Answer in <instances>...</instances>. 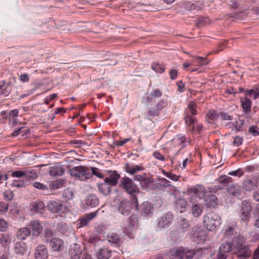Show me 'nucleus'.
<instances>
[{"instance_id": "f257e3e1", "label": "nucleus", "mask_w": 259, "mask_h": 259, "mask_svg": "<svg viewBox=\"0 0 259 259\" xmlns=\"http://www.w3.org/2000/svg\"><path fill=\"white\" fill-rule=\"evenodd\" d=\"M245 241V238L240 235H238L232 239L231 244L233 250L236 251L237 259H246L251 254L249 246L244 245Z\"/></svg>"}, {"instance_id": "f03ea898", "label": "nucleus", "mask_w": 259, "mask_h": 259, "mask_svg": "<svg viewBox=\"0 0 259 259\" xmlns=\"http://www.w3.org/2000/svg\"><path fill=\"white\" fill-rule=\"evenodd\" d=\"M120 182L121 187L131 195L133 204L137 207L138 202L136 195L140 192L137 185L132 179L127 177L122 178Z\"/></svg>"}, {"instance_id": "7ed1b4c3", "label": "nucleus", "mask_w": 259, "mask_h": 259, "mask_svg": "<svg viewBox=\"0 0 259 259\" xmlns=\"http://www.w3.org/2000/svg\"><path fill=\"white\" fill-rule=\"evenodd\" d=\"M221 224L220 216L213 212H208L203 217V226L209 231H214Z\"/></svg>"}, {"instance_id": "20e7f679", "label": "nucleus", "mask_w": 259, "mask_h": 259, "mask_svg": "<svg viewBox=\"0 0 259 259\" xmlns=\"http://www.w3.org/2000/svg\"><path fill=\"white\" fill-rule=\"evenodd\" d=\"M69 171L72 177L80 181H85L92 177L90 168L85 166L74 167L69 169Z\"/></svg>"}, {"instance_id": "39448f33", "label": "nucleus", "mask_w": 259, "mask_h": 259, "mask_svg": "<svg viewBox=\"0 0 259 259\" xmlns=\"http://www.w3.org/2000/svg\"><path fill=\"white\" fill-rule=\"evenodd\" d=\"M196 251L194 249H188L183 247L173 248L169 250V254L178 259H191L196 253Z\"/></svg>"}, {"instance_id": "423d86ee", "label": "nucleus", "mask_w": 259, "mask_h": 259, "mask_svg": "<svg viewBox=\"0 0 259 259\" xmlns=\"http://www.w3.org/2000/svg\"><path fill=\"white\" fill-rule=\"evenodd\" d=\"M189 114L195 115L197 114L196 105L194 102L191 101L188 105L186 110V115L185 117V122L187 125L192 124L195 121V118L191 116Z\"/></svg>"}, {"instance_id": "0eeeda50", "label": "nucleus", "mask_w": 259, "mask_h": 259, "mask_svg": "<svg viewBox=\"0 0 259 259\" xmlns=\"http://www.w3.org/2000/svg\"><path fill=\"white\" fill-rule=\"evenodd\" d=\"M251 210V205L248 201L244 200L242 202L240 212L242 221L246 222L249 221L250 212Z\"/></svg>"}, {"instance_id": "6e6552de", "label": "nucleus", "mask_w": 259, "mask_h": 259, "mask_svg": "<svg viewBox=\"0 0 259 259\" xmlns=\"http://www.w3.org/2000/svg\"><path fill=\"white\" fill-rule=\"evenodd\" d=\"M167 103L166 101L162 100L158 102L155 107L151 108L148 111V119L158 116L159 111L166 106Z\"/></svg>"}, {"instance_id": "1a4fd4ad", "label": "nucleus", "mask_w": 259, "mask_h": 259, "mask_svg": "<svg viewBox=\"0 0 259 259\" xmlns=\"http://www.w3.org/2000/svg\"><path fill=\"white\" fill-rule=\"evenodd\" d=\"M173 217L171 213L167 212L161 217L157 224V227L159 228H163L168 226L172 222Z\"/></svg>"}, {"instance_id": "9d476101", "label": "nucleus", "mask_w": 259, "mask_h": 259, "mask_svg": "<svg viewBox=\"0 0 259 259\" xmlns=\"http://www.w3.org/2000/svg\"><path fill=\"white\" fill-rule=\"evenodd\" d=\"M49 209L53 213H60L63 211L64 206L61 201H51L48 204Z\"/></svg>"}, {"instance_id": "9b49d317", "label": "nucleus", "mask_w": 259, "mask_h": 259, "mask_svg": "<svg viewBox=\"0 0 259 259\" xmlns=\"http://www.w3.org/2000/svg\"><path fill=\"white\" fill-rule=\"evenodd\" d=\"M120 177V175L116 171L109 170L108 171V175L105 179L104 181L111 185V186H116Z\"/></svg>"}, {"instance_id": "f8f14e48", "label": "nucleus", "mask_w": 259, "mask_h": 259, "mask_svg": "<svg viewBox=\"0 0 259 259\" xmlns=\"http://www.w3.org/2000/svg\"><path fill=\"white\" fill-rule=\"evenodd\" d=\"M34 255L35 259H48V253L46 246L38 245L35 249Z\"/></svg>"}, {"instance_id": "ddd939ff", "label": "nucleus", "mask_w": 259, "mask_h": 259, "mask_svg": "<svg viewBox=\"0 0 259 259\" xmlns=\"http://www.w3.org/2000/svg\"><path fill=\"white\" fill-rule=\"evenodd\" d=\"M82 250L79 245L75 243L71 245L69 250V255L71 259H79Z\"/></svg>"}, {"instance_id": "4468645a", "label": "nucleus", "mask_w": 259, "mask_h": 259, "mask_svg": "<svg viewBox=\"0 0 259 259\" xmlns=\"http://www.w3.org/2000/svg\"><path fill=\"white\" fill-rule=\"evenodd\" d=\"M65 171V168L63 165L58 163L56 165L49 168V174L51 176H61Z\"/></svg>"}, {"instance_id": "2eb2a0df", "label": "nucleus", "mask_w": 259, "mask_h": 259, "mask_svg": "<svg viewBox=\"0 0 259 259\" xmlns=\"http://www.w3.org/2000/svg\"><path fill=\"white\" fill-rule=\"evenodd\" d=\"M188 192L191 194H193L196 197L201 198L204 197L206 194L205 189L201 185H197L189 189Z\"/></svg>"}, {"instance_id": "dca6fc26", "label": "nucleus", "mask_w": 259, "mask_h": 259, "mask_svg": "<svg viewBox=\"0 0 259 259\" xmlns=\"http://www.w3.org/2000/svg\"><path fill=\"white\" fill-rule=\"evenodd\" d=\"M154 211V207L152 204L148 201L144 202L141 208V212L144 217L150 216Z\"/></svg>"}, {"instance_id": "f3484780", "label": "nucleus", "mask_w": 259, "mask_h": 259, "mask_svg": "<svg viewBox=\"0 0 259 259\" xmlns=\"http://www.w3.org/2000/svg\"><path fill=\"white\" fill-rule=\"evenodd\" d=\"M131 204L126 200H122L119 204V211L123 215H127L131 213Z\"/></svg>"}, {"instance_id": "a211bd4d", "label": "nucleus", "mask_w": 259, "mask_h": 259, "mask_svg": "<svg viewBox=\"0 0 259 259\" xmlns=\"http://www.w3.org/2000/svg\"><path fill=\"white\" fill-rule=\"evenodd\" d=\"M187 205V201L184 198H180L177 199L175 203V208L178 212L182 213L186 210Z\"/></svg>"}, {"instance_id": "6ab92c4d", "label": "nucleus", "mask_w": 259, "mask_h": 259, "mask_svg": "<svg viewBox=\"0 0 259 259\" xmlns=\"http://www.w3.org/2000/svg\"><path fill=\"white\" fill-rule=\"evenodd\" d=\"M144 167L141 165H133L132 164L126 163L124 166L125 171L131 175H134L139 171L144 170Z\"/></svg>"}, {"instance_id": "aec40b11", "label": "nucleus", "mask_w": 259, "mask_h": 259, "mask_svg": "<svg viewBox=\"0 0 259 259\" xmlns=\"http://www.w3.org/2000/svg\"><path fill=\"white\" fill-rule=\"evenodd\" d=\"M240 102L242 111L245 114H248L251 112V106L252 102L248 98H240Z\"/></svg>"}, {"instance_id": "412c9836", "label": "nucleus", "mask_w": 259, "mask_h": 259, "mask_svg": "<svg viewBox=\"0 0 259 259\" xmlns=\"http://www.w3.org/2000/svg\"><path fill=\"white\" fill-rule=\"evenodd\" d=\"M162 95V92L159 89H155L152 92L149 96H147L144 99L143 102L146 104L151 103L153 99L160 98Z\"/></svg>"}, {"instance_id": "4be33fe9", "label": "nucleus", "mask_w": 259, "mask_h": 259, "mask_svg": "<svg viewBox=\"0 0 259 259\" xmlns=\"http://www.w3.org/2000/svg\"><path fill=\"white\" fill-rule=\"evenodd\" d=\"M29 228L32 229V233L33 235H38L42 231V226L38 221H34L31 222L28 225Z\"/></svg>"}, {"instance_id": "5701e85b", "label": "nucleus", "mask_w": 259, "mask_h": 259, "mask_svg": "<svg viewBox=\"0 0 259 259\" xmlns=\"http://www.w3.org/2000/svg\"><path fill=\"white\" fill-rule=\"evenodd\" d=\"M111 250L105 247L100 248L97 252L98 259H108L111 256Z\"/></svg>"}, {"instance_id": "b1692460", "label": "nucleus", "mask_w": 259, "mask_h": 259, "mask_svg": "<svg viewBox=\"0 0 259 259\" xmlns=\"http://www.w3.org/2000/svg\"><path fill=\"white\" fill-rule=\"evenodd\" d=\"M50 246L54 251H60L62 249L63 241L59 238H53L50 240Z\"/></svg>"}, {"instance_id": "393cba45", "label": "nucleus", "mask_w": 259, "mask_h": 259, "mask_svg": "<svg viewBox=\"0 0 259 259\" xmlns=\"http://www.w3.org/2000/svg\"><path fill=\"white\" fill-rule=\"evenodd\" d=\"M27 246L23 242H17L15 245L14 252L16 254L22 255L26 252Z\"/></svg>"}, {"instance_id": "a878e982", "label": "nucleus", "mask_w": 259, "mask_h": 259, "mask_svg": "<svg viewBox=\"0 0 259 259\" xmlns=\"http://www.w3.org/2000/svg\"><path fill=\"white\" fill-rule=\"evenodd\" d=\"M112 186L111 185L104 181V183L98 185V189L102 194L107 196L110 193Z\"/></svg>"}, {"instance_id": "bb28decb", "label": "nucleus", "mask_w": 259, "mask_h": 259, "mask_svg": "<svg viewBox=\"0 0 259 259\" xmlns=\"http://www.w3.org/2000/svg\"><path fill=\"white\" fill-rule=\"evenodd\" d=\"M31 231L29 227H23L19 229L17 232V236L19 239L23 240L30 235Z\"/></svg>"}, {"instance_id": "cd10ccee", "label": "nucleus", "mask_w": 259, "mask_h": 259, "mask_svg": "<svg viewBox=\"0 0 259 259\" xmlns=\"http://www.w3.org/2000/svg\"><path fill=\"white\" fill-rule=\"evenodd\" d=\"M191 208L193 215L195 217H197L202 213L204 206L201 204L196 203L192 204Z\"/></svg>"}, {"instance_id": "c85d7f7f", "label": "nucleus", "mask_w": 259, "mask_h": 259, "mask_svg": "<svg viewBox=\"0 0 259 259\" xmlns=\"http://www.w3.org/2000/svg\"><path fill=\"white\" fill-rule=\"evenodd\" d=\"M106 239L109 242L114 244L116 246L120 245V237L116 233H109L106 236Z\"/></svg>"}, {"instance_id": "c756f323", "label": "nucleus", "mask_w": 259, "mask_h": 259, "mask_svg": "<svg viewBox=\"0 0 259 259\" xmlns=\"http://www.w3.org/2000/svg\"><path fill=\"white\" fill-rule=\"evenodd\" d=\"M256 181L255 180H246L242 184V188L247 191L252 190L255 187H257Z\"/></svg>"}, {"instance_id": "7c9ffc66", "label": "nucleus", "mask_w": 259, "mask_h": 259, "mask_svg": "<svg viewBox=\"0 0 259 259\" xmlns=\"http://www.w3.org/2000/svg\"><path fill=\"white\" fill-rule=\"evenodd\" d=\"M227 191L230 194L234 196H237L240 194V189L239 187L232 183L230 185H228Z\"/></svg>"}, {"instance_id": "2f4dec72", "label": "nucleus", "mask_w": 259, "mask_h": 259, "mask_svg": "<svg viewBox=\"0 0 259 259\" xmlns=\"http://www.w3.org/2000/svg\"><path fill=\"white\" fill-rule=\"evenodd\" d=\"M207 206L209 207H214L218 204V199L214 195H210L205 198Z\"/></svg>"}, {"instance_id": "473e14b6", "label": "nucleus", "mask_w": 259, "mask_h": 259, "mask_svg": "<svg viewBox=\"0 0 259 259\" xmlns=\"http://www.w3.org/2000/svg\"><path fill=\"white\" fill-rule=\"evenodd\" d=\"M45 206L42 201H37L33 203L31 209L38 213H42L45 210Z\"/></svg>"}, {"instance_id": "72a5a7b5", "label": "nucleus", "mask_w": 259, "mask_h": 259, "mask_svg": "<svg viewBox=\"0 0 259 259\" xmlns=\"http://www.w3.org/2000/svg\"><path fill=\"white\" fill-rule=\"evenodd\" d=\"M99 200L97 199L96 196L91 194L89 195L86 200L87 205L90 206L91 207H96L98 205Z\"/></svg>"}, {"instance_id": "f704fd0d", "label": "nucleus", "mask_w": 259, "mask_h": 259, "mask_svg": "<svg viewBox=\"0 0 259 259\" xmlns=\"http://www.w3.org/2000/svg\"><path fill=\"white\" fill-rule=\"evenodd\" d=\"M217 181L219 183L224 184L227 187H228V185H230L233 182L232 178L227 176L220 177Z\"/></svg>"}, {"instance_id": "c9c22d12", "label": "nucleus", "mask_w": 259, "mask_h": 259, "mask_svg": "<svg viewBox=\"0 0 259 259\" xmlns=\"http://www.w3.org/2000/svg\"><path fill=\"white\" fill-rule=\"evenodd\" d=\"M193 235L194 238H196L199 241H201L204 239L205 234L202 229L197 228L193 231Z\"/></svg>"}, {"instance_id": "e433bc0d", "label": "nucleus", "mask_w": 259, "mask_h": 259, "mask_svg": "<svg viewBox=\"0 0 259 259\" xmlns=\"http://www.w3.org/2000/svg\"><path fill=\"white\" fill-rule=\"evenodd\" d=\"M25 178L26 179H34L37 177L36 171L32 169H26L24 170Z\"/></svg>"}, {"instance_id": "4c0bfd02", "label": "nucleus", "mask_w": 259, "mask_h": 259, "mask_svg": "<svg viewBox=\"0 0 259 259\" xmlns=\"http://www.w3.org/2000/svg\"><path fill=\"white\" fill-rule=\"evenodd\" d=\"M179 224L180 229L181 230L182 232L186 231L189 227V222L185 218H180Z\"/></svg>"}, {"instance_id": "58836bf2", "label": "nucleus", "mask_w": 259, "mask_h": 259, "mask_svg": "<svg viewBox=\"0 0 259 259\" xmlns=\"http://www.w3.org/2000/svg\"><path fill=\"white\" fill-rule=\"evenodd\" d=\"M151 68L157 73H162L164 72L165 68L158 63H153L151 65Z\"/></svg>"}, {"instance_id": "ea45409f", "label": "nucleus", "mask_w": 259, "mask_h": 259, "mask_svg": "<svg viewBox=\"0 0 259 259\" xmlns=\"http://www.w3.org/2000/svg\"><path fill=\"white\" fill-rule=\"evenodd\" d=\"M209 20L208 18L199 17L198 18L196 25L198 27H201L208 23Z\"/></svg>"}, {"instance_id": "a19ab883", "label": "nucleus", "mask_w": 259, "mask_h": 259, "mask_svg": "<svg viewBox=\"0 0 259 259\" xmlns=\"http://www.w3.org/2000/svg\"><path fill=\"white\" fill-rule=\"evenodd\" d=\"M185 8L189 11H192L193 10H200L201 7L195 4L191 3H187L185 5Z\"/></svg>"}, {"instance_id": "79ce46f5", "label": "nucleus", "mask_w": 259, "mask_h": 259, "mask_svg": "<svg viewBox=\"0 0 259 259\" xmlns=\"http://www.w3.org/2000/svg\"><path fill=\"white\" fill-rule=\"evenodd\" d=\"M146 176V174H145V177H144L142 183H140V185L143 188H147L151 183V179L149 178H147Z\"/></svg>"}, {"instance_id": "37998d69", "label": "nucleus", "mask_w": 259, "mask_h": 259, "mask_svg": "<svg viewBox=\"0 0 259 259\" xmlns=\"http://www.w3.org/2000/svg\"><path fill=\"white\" fill-rule=\"evenodd\" d=\"M207 116L209 119L212 120L217 119L219 117L218 114L213 110L208 111L207 113Z\"/></svg>"}, {"instance_id": "c03bdc74", "label": "nucleus", "mask_w": 259, "mask_h": 259, "mask_svg": "<svg viewBox=\"0 0 259 259\" xmlns=\"http://www.w3.org/2000/svg\"><path fill=\"white\" fill-rule=\"evenodd\" d=\"M91 169L92 170V171H91L92 176L93 175H94L100 178H103V175L100 172V170L98 168L95 167H91Z\"/></svg>"}, {"instance_id": "a18cd8bd", "label": "nucleus", "mask_w": 259, "mask_h": 259, "mask_svg": "<svg viewBox=\"0 0 259 259\" xmlns=\"http://www.w3.org/2000/svg\"><path fill=\"white\" fill-rule=\"evenodd\" d=\"M8 227V223L4 219H0V231H6L7 230Z\"/></svg>"}, {"instance_id": "49530a36", "label": "nucleus", "mask_w": 259, "mask_h": 259, "mask_svg": "<svg viewBox=\"0 0 259 259\" xmlns=\"http://www.w3.org/2000/svg\"><path fill=\"white\" fill-rule=\"evenodd\" d=\"M25 173L24 170H17L13 171L11 176L12 177H16V178H22L23 177H25Z\"/></svg>"}, {"instance_id": "de8ad7c7", "label": "nucleus", "mask_w": 259, "mask_h": 259, "mask_svg": "<svg viewBox=\"0 0 259 259\" xmlns=\"http://www.w3.org/2000/svg\"><path fill=\"white\" fill-rule=\"evenodd\" d=\"M164 174L166 177L175 181H178L179 178L180 177V176H176L173 174L165 171L164 172Z\"/></svg>"}, {"instance_id": "09e8293b", "label": "nucleus", "mask_w": 259, "mask_h": 259, "mask_svg": "<svg viewBox=\"0 0 259 259\" xmlns=\"http://www.w3.org/2000/svg\"><path fill=\"white\" fill-rule=\"evenodd\" d=\"M54 235V233L51 229H47L45 233V238L47 242L50 241L51 238Z\"/></svg>"}, {"instance_id": "8fccbe9b", "label": "nucleus", "mask_w": 259, "mask_h": 259, "mask_svg": "<svg viewBox=\"0 0 259 259\" xmlns=\"http://www.w3.org/2000/svg\"><path fill=\"white\" fill-rule=\"evenodd\" d=\"M195 59L197 60V62L199 63L200 66H203L206 65L208 63L206 58L197 57Z\"/></svg>"}, {"instance_id": "3c124183", "label": "nucleus", "mask_w": 259, "mask_h": 259, "mask_svg": "<svg viewBox=\"0 0 259 259\" xmlns=\"http://www.w3.org/2000/svg\"><path fill=\"white\" fill-rule=\"evenodd\" d=\"M12 185L17 188H22L24 186L25 183L23 181L21 180H14Z\"/></svg>"}, {"instance_id": "603ef678", "label": "nucleus", "mask_w": 259, "mask_h": 259, "mask_svg": "<svg viewBox=\"0 0 259 259\" xmlns=\"http://www.w3.org/2000/svg\"><path fill=\"white\" fill-rule=\"evenodd\" d=\"M8 204L4 202H0V213H3L7 211Z\"/></svg>"}, {"instance_id": "864d4df0", "label": "nucleus", "mask_w": 259, "mask_h": 259, "mask_svg": "<svg viewBox=\"0 0 259 259\" xmlns=\"http://www.w3.org/2000/svg\"><path fill=\"white\" fill-rule=\"evenodd\" d=\"M243 138L239 136H236L235 137L233 141L234 145L236 146H239L242 144Z\"/></svg>"}, {"instance_id": "5fc2aeb1", "label": "nucleus", "mask_w": 259, "mask_h": 259, "mask_svg": "<svg viewBox=\"0 0 259 259\" xmlns=\"http://www.w3.org/2000/svg\"><path fill=\"white\" fill-rule=\"evenodd\" d=\"M220 115H221V118L223 120H231L233 119L232 116L229 115L228 113H227L226 112H221Z\"/></svg>"}, {"instance_id": "6e6d98bb", "label": "nucleus", "mask_w": 259, "mask_h": 259, "mask_svg": "<svg viewBox=\"0 0 259 259\" xmlns=\"http://www.w3.org/2000/svg\"><path fill=\"white\" fill-rule=\"evenodd\" d=\"M249 132L251 133L254 136H258L259 135L258 128L255 126H250L249 128Z\"/></svg>"}, {"instance_id": "4d7b16f0", "label": "nucleus", "mask_w": 259, "mask_h": 259, "mask_svg": "<svg viewBox=\"0 0 259 259\" xmlns=\"http://www.w3.org/2000/svg\"><path fill=\"white\" fill-rule=\"evenodd\" d=\"M33 186L35 188H37V189H39V190L48 189L47 188V187L45 185H44L43 184H41V183H40L39 182H34L33 184Z\"/></svg>"}, {"instance_id": "13d9d810", "label": "nucleus", "mask_w": 259, "mask_h": 259, "mask_svg": "<svg viewBox=\"0 0 259 259\" xmlns=\"http://www.w3.org/2000/svg\"><path fill=\"white\" fill-rule=\"evenodd\" d=\"M170 78L174 80L177 78L178 76V71L176 69H171L169 71Z\"/></svg>"}, {"instance_id": "bf43d9fd", "label": "nucleus", "mask_w": 259, "mask_h": 259, "mask_svg": "<svg viewBox=\"0 0 259 259\" xmlns=\"http://www.w3.org/2000/svg\"><path fill=\"white\" fill-rule=\"evenodd\" d=\"M4 198L7 200H10L12 199L13 195V192L11 191H5L4 193Z\"/></svg>"}, {"instance_id": "052dcab7", "label": "nucleus", "mask_w": 259, "mask_h": 259, "mask_svg": "<svg viewBox=\"0 0 259 259\" xmlns=\"http://www.w3.org/2000/svg\"><path fill=\"white\" fill-rule=\"evenodd\" d=\"M137 222V217L135 215H132L129 218V223L131 226H134Z\"/></svg>"}, {"instance_id": "680f3d73", "label": "nucleus", "mask_w": 259, "mask_h": 259, "mask_svg": "<svg viewBox=\"0 0 259 259\" xmlns=\"http://www.w3.org/2000/svg\"><path fill=\"white\" fill-rule=\"evenodd\" d=\"M153 155L155 158L159 160L164 161L165 159L164 157L162 155H161L159 152L155 151V152L153 153Z\"/></svg>"}, {"instance_id": "e2e57ef3", "label": "nucleus", "mask_w": 259, "mask_h": 259, "mask_svg": "<svg viewBox=\"0 0 259 259\" xmlns=\"http://www.w3.org/2000/svg\"><path fill=\"white\" fill-rule=\"evenodd\" d=\"M70 144L75 145L76 147H79L82 144H84V142L81 140H73L70 141Z\"/></svg>"}, {"instance_id": "0e129e2a", "label": "nucleus", "mask_w": 259, "mask_h": 259, "mask_svg": "<svg viewBox=\"0 0 259 259\" xmlns=\"http://www.w3.org/2000/svg\"><path fill=\"white\" fill-rule=\"evenodd\" d=\"M225 93L228 94H233L234 95H235L238 93V92L234 88L230 87L226 90Z\"/></svg>"}, {"instance_id": "69168bd1", "label": "nucleus", "mask_w": 259, "mask_h": 259, "mask_svg": "<svg viewBox=\"0 0 259 259\" xmlns=\"http://www.w3.org/2000/svg\"><path fill=\"white\" fill-rule=\"evenodd\" d=\"M229 175L234 176H241L243 175L242 172L241 171L240 169H238L235 171H232L229 172L228 174Z\"/></svg>"}, {"instance_id": "338daca9", "label": "nucleus", "mask_w": 259, "mask_h": 259, "mask_svg": "<svg viewBox=\"0 0 259 259\" xmlns=\"http://www.w3.org/2000/svg\"><path fill=\"white\" fill-rule=\"evenodd\" d=\"M131 138H126L123 140L116 141H115V145L117 146H122L126 142L130 141L131 140Z\"/></svg>"}, {"instance_id": "774afa93", "label": "nucleus", "mask_w": 259, "mask_h": 259, "mask_svg": "<svg viewBox=\"0 0 259 259\" xmlns=\"http://www.w3.org/2000/svg\"><path fill=\"white\" fill-rule=\"evenodd\" d=\"M234 229L232 227H229L225 232V235L226 236H230L233 234Z\"/></svg>"}]
</instances>
